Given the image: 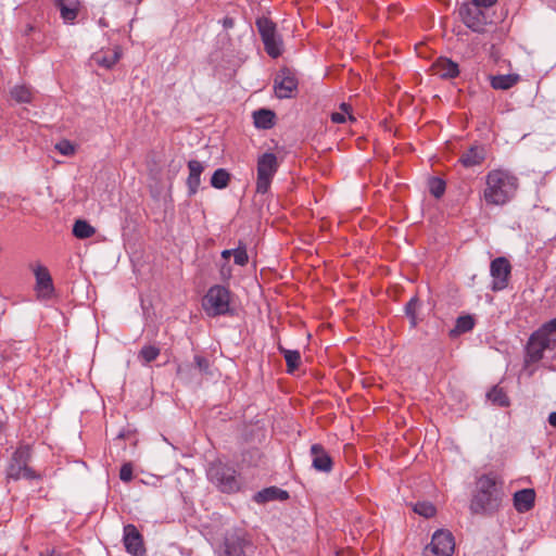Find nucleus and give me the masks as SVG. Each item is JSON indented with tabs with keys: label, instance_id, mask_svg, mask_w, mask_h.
<instances>
[{
	"label": "nucleus",
	"instance_id": "nucleus-1",
	"mask_svg": "<svg viewBox=\"0 0 556 556\" xmlns=\"http://www.w3.org/2000/svg\"><path fill=\"white\" fill-rule=\"evenodd\" d=\"M505 498L504 482L495 473L481 475L476 481L469 510L473 515L493 516Z\"/></svg>",
	"mask_w": 556,
	"mask_h": 556
},
{
	"label": "nucleus",
	"instance_id": "nucleus-2",
	"mask_svg": "<svg viewBox=\"0 0 556 556\" xmlns=\"http://www.w3.org/2000/svg\"><path fill=\"white\" fill-rule=\"evenodd\" d=\"M483 199L489 205H505L517 192L519 180L507 169L490 170L485 177Z\"/></svg>",
	"mask_w": 556,
	"mask_h": 556
},
{
	"label": "nucleus",
	"instance_id": "nucleus-3",
	"mask_svg": "<svg viewBox=\"0 0 556 556\" xmlns=\"http://www.w3.org/2000/svg\"><path fill=\"white\" fill-rule=\"evenodd\" d=\"M33 458V450L29 444H21L12 453L5 468L7 480L18 481L40 480L41 475L29 466Z\"/></svg>",
	"mask_w": 556,
	"mask_h": 556
},
{
	"label": "nucleus",
	"instance_id": "nucleus-4",
	"mask_svg": "<svg viewBox=\"0 0 556 556\" xmlns=\"http://www.w3.org/2000/svg\"><path fill=\"white\" fill-rule=\"evenodd\" d=\"M206 477L223 493H236L242 485L240 475L235 467L220 460L212 462L208 465Z\"/></svg>",
	"mask_w": 556,
	"mask_h": 556
},
{
	"label": "nucleus",
	"instance_id": "nucleus-5",
	"mask_svg": "<svg viewBox=\"0 0 556 556\" xmlns=\"http://www.w3.org/2000/svg\"><path fill=\"white\" fill-rule=\"evenodd\" d=\"M231 292L220 285L212 286L202 300V307L208 317L232 315Z\"/></svg>",
	"mask_w": 556,
	"mask_h": 556
},
{
	"label": "nucleus",
	"instance_id": "nucleus-6",
	"mask_svg": "<svg viewBox=\"0 0 556 556\" xmlns=\"http://www.w3.org/2000/svg\"><path fill=\"white\" fill-rule=\"evenodd\" d=\"M279 163L276 154L265 152L257 159L256 193L265 194L269 191L274 176L278 172Z\"/></svg>",
	"mask_w": 556,
	"mask_h": 556
},
{
	"label": "nucleus",
	"instance_id": "nucleus-7",
	"mask_svg": "<svg viewBox=\"0 0 556 556\" xmlns=\"http://www.w3.org/2000/svg\"><path fill=\"white\" fill-rule=\"evenodd\" d=\"M458 15L466 27L478 34H483L486 25L492 24V18L485 9L470 2L460 4Z\"/></svg>",
	"mask_w": 556,
	"mask_h": 556
},
{
	"label": "nucleus",
	"instance_id": "nucleus-8",
	"mask_svg": "<svg viewBox=\"0 0 556 556\" xmlns=\"http://www.w3.org/2000/svg\"><path fill=\"white\" fill-rule=\"evenodd\" d=\"M256 27L266 53L273 59L280 56L282 53V40L277 34L276 24L263 16L256 20Z\"/></svg>",
	"mask_w": 556,
	"mask_h": 556
},
{
	"label": "nucleus",
	"instance_id": "nucleus-9",
	"mask_svg": "<svg viewBox=\"0 0 556 556\" xmlns=\"http://www.w3.org/2000/svg\"><path fill=\"white\" fill-rule=\"evenodd\" d=\"M253 552L254 545L244 530L227 532L222 556H251Z\"/></svg>",
	"mask_w": 556,
	"mask_h": 556
},
{
	"label": "nucleus",
	"instance_id": "nucleus-10",
	"mask_svg": "<svg viewBox=\"0 0 556 556\" xmlns=\"http://www.w3.org/2000/svg\"><path fill=\"white\" fill-rule=\"evenodd\" d=\"M455 548L454 536L447 530H438L425 548L424 556H451Z\"/></svg>",
	"mask_w": 556,
	"mask_h": 556
},
{
	"label": "nucleus",
	"instance_id": "nucleus-11",
	"mask_svg": "<svg viewBox=\"0 0 556 556\" xmlns=\"http://www.w3.org/2000/svg\"><path fill=\"white\" fill-rule=\"evenodd\" d=\"M511 273V265L504 256L494 258L490 264V275L492 277L491 290L502 291L508 287Z\"/></svg>",
	"mask_w": 556,
	"mask_h": 556
},
{
	"label": "nucleus",
	"instance_id": "nucleus-12",
	"mask_svg": "<svg viewBox=\"0 0 556 556\" xmlns=\"http://www.w3.org/2000/svg\"><path fill=\"white\" fill-rule=\"evenodd\" d=\"M298 78L288 67L281 68L275 77L274 89L279 99H289L298 89Z\"/></svg>",
	"mask_w": 556,
	"mask_h": 556
},
{
	"label": "nucleus",
	"instance_id": "nucleus-13",
	"mask_svg": "<svg viewBox=\"0 0 556 556\" xmlns=\"http://www.w3.org/2000/svg\"><path fill=\"white\" fill-rule=\"evenodd\" d=\"M552 344L549 339H544L533 332L526 345V365L540 362L543 358L544 351L551 349Z\"/></svg>",
	"mask_w": 556,
	"mask_h": 556
},
{
	"label": "nucleus",
	"instance_id": "nucleus-14",
	"mask_svg": "<svg viewBox=\"0 0 556 556\" xmlns=\"http://www.w3.org/2000/svg\"><path fill=\"white\" fill-rule=\"evenodd\" d=\"M123 542L127 553L134 556L146 555L143 538L135 525L128 523L124 526Z\"/></svg>",
	"mask_w": 556,
	"mask_h": 556
},
{
	"label": "nucleus",
	"instance_id": "nucleus-15",
	"mask_svg": "<svg viewBox=\"0 0 556 556\" xmlns=\"http://www.w3.org/2000/svg\"><path fill=\"white\" fill-rule=\"evenodd\" d=\"M312 467L320 472H330L333 468V460L326 448L315 443L311 446Z\"/></svg>",
	"mask_w": 556,
	"mask_h": 556
},
{
	"label": "nucleus",
	"instance_id": "nucleus-16",
	"mask_svg": "<svg viewBox=\"0 0 556 556\" xmlns=\"http://www.w3.org/2000/svg\"><path fill=\"white\" fill-rule=\"evenodd\" d=\"M35 278H36V291L39 296L50 298L54 292V286L52 281V277L47 267L42 265H37L34 269Z\"/></svg>",
	"mask_w": 556,
	"mask_h": 556
},
{
	"label": "nucleus",
	"instance_id": "nucleus-17",
	"mask_svg": "<svg viewBox=\"0 0 556 556\" xmlns=\"http://www.w3.org/2000/svg\"><path fill=\"white\" fill-rule=\"evenodd\" d=\"M431 70L433 75H437L442 79H453L459 75L458 64L445 56L438 58L433 62Z\"/></svg>",
	"mask_w": 556,
	"mask_h": 556
},
{
	"label": "nucleus",
	"instance_id": "nucleus-18",
	"mask_svg": "<svg viewBox=\"0 0 556 556\" xmlns=\"http://www.w3.org/2000/svg\"><path fill=\"white\" fill-rule=\"evenodd\" d=\"M188 169L189 175L187 177L186 185L188 188V195L192 197L198 192L201 185V175L204 170V166L200 161L190 160L188 162Z\"/></svg>",
	"mask_w": 556,
	"mask_h": 556
},
{
	"label": "nucleus",
	"instance_id": "nucleus-19",
	"mask_svg": "<svg viewBox=\"0 0 556 556\" xmlns=\"http://www.w3.org/2000/svg\"><path fill=\"white\" fill-rule=\"evenodd\" d=\"M514 507L518 513H527L534 507L535 492L533 489H522L515 492Z\"/></svg>",
	"mask_w": 556,
	"mask_h": 556
},
{
	"label": "nucleus",
	"instance_id": "nucleus-20",
	"mask_svg": "<svg viewBox=\"0 0 556 556\" xmlns=\"http://www.w3.org/2000/svg\"><path fill=\"white\" fill-rule=\"evenodd\" d=\"M289 498V493L278 486H268L253 495V501L257 504H265L274 501H286Z\"/></svg>",
	"mask_w": 556,
	"mask_h": 556
},
{
	"label": "nucleus",
	"instance_id": "nucleus-21",
	"mask_svg": "<svg viewBox=\"0 0 556 556\" xmlns=\"http://www.w3.org/2000/svg\"><path fill=\"white\" fill-rule=\"evenodd\" d=\"M55 7L60 10L64 23L73 24L78 16L80 2L79 0H56Z\"/></svg>",
	"mask_w": 556,
	"mask_h": 556
},
{
	"label": "nucleus",
	"instance_id": "nucleus-22",
	"mask_svg": "<svg viewBox=\"0 0 556 556\" xmlns=\"http://www.w3.org/2000/svg\"><path fill=\"white\" fill-rule=\"evenodd\" d=\"M485 159V150L482 146H472L459 157L464 167H473L482 164Z\"/></svg>",
	"mask_w": 556,
	"mask_h": 556
},
{
	"label": "nucleus",
	"instance_id": "nucleus-23",
	"mask_svg": "<svg viewBox=\"0 0 556 556\" xmlns=\"http://www.w3.org/2000/svg\"><path fill=\"white\" fill-rule=\"evenodd\" d=\"M275 113L268 109H260L253 112V123L258 129H270L275 125Z\"/></svg>",
	"mask_w": 556,
	"mask_h": 556
},
{
	"label": "nucleus",
	"instance_id": "nucleus-24",
	"mask_svg": "<svg viewBox=\"0 0 556 556\" xmlns=\"http://www.w3.org/2000/svg\"><path fill=\"white\" fill-rule=\"evenodd\" d=\"M519 80L517 74L496 75L491 77V87L496 90H508Z\"/></svg>",
	"mask_w": 556,
	"mask_h": 556
},
{
	"label": "nucleus",
	"instance_id": "nucleus-25",
	"mask_svg": "<svg viewBox=\"0 0 556 556\" xmlns=\"http://www.w3.org/2000/svg\"><path fill=\"white\" fill-rule=\"evenodd\" d=\"M119 59L121 52L117 49L109 50L103 53H98L93 58L98 65L105 67L108 70L112 68L118 62Z\"/></svg>",
	"mask_w": 556,
	"mask_h": 556
},
{
	"label": "nucleus",
	"instance_id": "nucleus-26",
	"mask_svg": "<svg viewBox=\"0 0 556 556\" xmlns=\"http://www.w3.org/2000/svg\"><path fill=\"white\" fill-rule=\"evenodd\" d=\"M279 352L283 354L287 363V372L293 374L300 366L301 354L298 350H288L281 345L278 348Z\"/></svg>",
	"mask_w": 556,
	"mask_h": 556
},
{
	"label": "nucleus",
	"instance_id": "nucleus-27",
	"mask_svg": "<svg viewBox=\"0 0 556 556\" xmlns=\"http://www.w3.org/2000/svg\"><path fill=\"white\" fill-rule=\"evenodd\" d=\"M486 397L492 404L507 407L509 405V399L503 388L494 386L488 393Z\"/></svg>",
	"mask_w": 556,
	"mask_h": 556
},
{
	"label": "nucleus",
	"instance_id": "nucleus-28",
	"mask_svg": "<svg viewBox=\"0 0 556 556\" xmlns=\"http://www.w3.org/2000/svg\"><path fill=\"white\" fill-rule=\"evenodd\" d=\"M96 233V229L86 220L78 219L73 226V235L78 239H88Z\"/></svg>",
	"mask_w": 556,
	"mask_h": 556
},
{
	"label": "nucleus",
	"instance_id": "nucleus-29",
	"mask_svg": "<svg viewBox=\"0 0 556 556\" xmlns=\"http://www.w3.org/2000/svg\"><path fill=\"white\" fill-rule=\"evenodd\" d=\"M420 306L421 303L418 296H413L404 307L405 315L408 317L412 328H415L418 325L417 312Z\"/></svg>",
	"mask_w": 556,
	"mask_h": 556
},
{
	"label": "nucleus",
	"instance_id": "nucleus-30",
	"mask_svg": "<svg viewBox=\"0 0 556 556\" xmlns=\"http://www.w3.org/2000/svg\"><path fill=\"white\" fill-rule=\"evenodd\" d=\"M230 174L225 168H217L211 177V186L215 189H224L229 185Z\"/></svg>",
	"mask_w": 556,
	"mask_h": 556
},
{
	"label": "nucleus",
	"instance_id": "nucleus-31",
	"mask_svg": "<svg viewBox=\"0 0 556 556\" xmlns=\"http://www.w3.org/2000/svg\"><path fill=\"white\" fill-rule=\"evenodd\" d=\"M176 374L177 377L185 382L192 381L198 375L193 364L189 362L180 363L177 366Z\"/></svg>",
	"mask_w": 556,
	"mask_h": 556
},
{
	"label": "nucleus",
	"instance_id": "nucleus-32",
	"mask_svg": "<svg viewBox=\"0 0 556 556\" xmlns=\"http://www.w3.org/2000/svg\"><path fill=\"white\" fill-rule=\"evenodd\" d=\"M11 97L17 103H29L31 101V89L27 86L20 85L11 89Z\"/></svg>",
	"mask_w": 556,
	"mask_h": 556
},
{
	"label": "nucleus",
	"instance_id": "nucleus-33",
	"mask_svg": "<svg viewBox=\"0 0 556 556\" xmlns=\"http://www.w3.org/2000/svg\"><path fill=\"white\" fill-rule=\"evenodd\" d=\"M475 326V319L470 315L459 316L451 334H460L470 331Z\"/></svg>",
	"mask_w": 556,
	"mask_h": 556
},
{
	"label": "nucleus",
	"instance_id": "nucleus-34",
	"mask_svg": "<svg viewBox=\"0 0 556 556\" xmlns=\"http://www.w3.org/2000/svg\"><path fill=\"white\" fill-rule=\"evenodd\" d=\"M160 353V349L155 345H143L139 351L138 358L142 362V364L147 365L155 361Z\"/></svg>",
	"mask_w": 556,
	"mask_h": 556
},
{
	"label": "nucleus",
	"instance_id": "nucleus-35",
	"mask_svg": "<svg viewBox=\"0 0 556 556\" xmlns=\"http://www.w3.org/2000/svg\"><path fill=\"white\" fill-rule=\"evenodd\" d=\"M536 334L544 339H549L551 343H556V318L542 325L536 331Z\"/></svg>",
	"mask_w": 556,
	"mask_h": 556
},
{
	"label": "nucleus",
	"instance_id": "nucleus-36",
	"mask_svg": "<svg viewBox=\"0 0 556 556\" xmlns=\"http://www.w3.org/2000/svg\"><path fill=\"white\" fill-rule=\"evenodd\" d=\"M445 189L446 185L443 179L439 177H432L429 180V191L434 198L440 199L444 194Z\"/></svg>",
	"mask_w": 556,
	"mask_h": 556
},
{
	"label": "nucleus",
	"instance_id": "nucleus-37",
	"mask_svg": "<svg viewBox=\"0 0 556 556\" xmlns=\"http://www.w3.org/2000/svg\"><path fill=\"white\" fill-rule=\"evenodd\" d=\"M414 511L426 518H431L435 515L437 509L434 505L429 502H418L414 506Z\"/></svg>",
	"mask_w": 556,
	"mask_h": 556
},
{
	"label": "nucleus",
	"instance_id": "nucleus-38",
	"mask_svg": "<svg viewBox=\"0 0 556 556\" xmlns=\"http://www.w3.org/2000/svg\"><path fill=\"white\" fill-rule=\"evenodd\" d=\"M340 109H341L340 112L331 113V115H330L331 122H333L336 124H342L346 121V116L350 119L354 121L353 116L349 112V109H350L349 104L343 102V103H341Z\"/></svg>",
	"mask_w": 556,
	"mask_h": 556
},
{
	"label": "nucleus",
	"instance_id": "nucleus-39",
	"mask_svg": "<svg viewBox=\"0 0 556 556\" xmlns=\"http://www.w3.org/2000/svg\"><path fill=\"white\" fill-rule=\"evenodd\" d=\"M198 375L210 374V361L201 355L194 356V363H192Z\"/></svg>",
	"mask_w": 556,
	"mask_h": 556
},
{
	"label": "nucleus",
	"instance_id": "nucleus-40",
	"mask_svg": "<svg viewBox=\"0 0 556 556\" xmlns=\"http://www.w3.org/2000/svg\"><path fill=\"white\" fill-rule=\"evenodd\" d=\"M233 261L239 266H244L249 262V256L245 247H238L233 249Z\"/></svg>",
	"mask_w": 556,
	"mask_h": 556
},
{
	"label": "nucleus",
	"instance_id": "nucleus-41",
	"mask_svg": "<svg viewBox=\"0 0 556 556\" xmlns=\"http://www.w3.org/2000/svg\"><path fill=\"white\" fill-rule=\"evenodd\" d=\"M55 149L65 156H71L75 153V147L68 140H61L55 144Z\"/></svg>",
	"mask_w": 556,
	"mask_h": 556
},
{
	"label": "nucleus",
	"instance_id": "nucleus-42",
	"mask_svg": "<svg viewBox=\"0 0 556 556\" xmlns=\"http://www.w3.org/2000/svg\"><path fill=\"white\" fill-rule=\"evenodd\" d=\"M132 475V466L130 463L124 464L119 469V479L124 482L131 481Z\"/></svg>",
	"mask_w": 556,
	"mask_h": 556
},
{
	"label": "nucleus",
	"instance_id": "nucleus-43",
	"mask_svg": "<svg viewBox=\"0 0 556 556\" xmlns=\"http://www.w3.org/2000/svg\"><path fill=\"white\" fill-rule=\"evenodd\" d=\"M219 276L223 281H227L232 276V268L228 262H224L219 267Z\"/></svg>",
	"mask_w": 556,
	"mask_h": 556
},
{
	"label": "nucleus",
	"instance_id": "nucleus-44",
	"mask_svg": "<svg viewBox=\"0 0 556 556\" xmlns=\"http://www.w3.org/2000/svg\"><path fill=\"white\" fill-rule=\"evenodd\" d=\"M468 2L486 10L494 5L497 0H469Z\"/></svg>",
	"mask_w": 556,
	"mask_h": 556
},
{
	"label": "nucleus",
	"instance_id": "nucleus-45",
	"mask_svg": "<svg viewBox=\"0 0 556 556\" xmlns=\"http://www.w3.org/2000/svg\"><path fill=\"white\" fill-rule=\"evenodd\" d=\"M222 24L225 29H230L235 26V20L232 17L226 16L223 18Z\"/></svg>",
	"mask_w": 556,
	"mask_h": 556
},
{
	"label": "nucleus",
	"instance_id": "nucleus-46",
	"mask_svg": "<svg viewBox=\"0 0 556 556\" xmlns=\"http://www.w3.org/2000/svg\"><path fill=\"white\" fill-rule=\"evenodd\" d=\"M233 255V250H224L222 252V257L225 260V262H228V258Z\"/></svg>",
	"mask_w": 556,
	"mask_h": 556
},
{
	"label": "nucleus",
	"instance_id": "nucleus-47",
	"mask_svg": "<svg viewBox=\"0 0 556 556\" xmlns=\"http://www.w3.org/2000/svg\"><path fill=\"white\" fill-rule=\"evenodd\" d=\"M548 422L551 426L556 427V412L549 414Z\"/></svg>",
	"mask_w": 556,
	"mask_h": 556
},
{
	"label": "nucleus",
	"instance_id": "nucleus-48",
	"mask_svg": "<svg viewBox=\"0 0 556 556\" xmlns=\"http://www.w3.org/2000/svg\"><path fill=\"white\" fill-rule=\"evenodd\" d=\"M40 556H54V551H47L46 553H41Z\"/></svg>",
	"mask_w": 556,
	"mask_h": 556
}]
</instances>
